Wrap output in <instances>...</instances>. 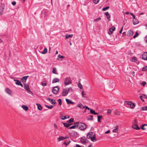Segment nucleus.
Returning a JSON list of instances; mask_svg holds the SVG:
<instances>
[{
  "label": "nucleus",
  "mask_w": 147,
  "mask_h": 147,
  "mask_svg": "<svg viewBox=\"0 0 147 147\" xmlns=\"http://www.w3.org/2000/svg\"><path fill=\"white\" fill-rule=\"evenodd\" d=\"M64 82L65 85L67 86L69 84H71L72 83V81L70 78L66 77L64 80Z\"/></svg>",
  "instance_id": "obj_1"
},
{
  "label": "nucleus",
  "mask_w": 147,
  "mask_h": 147,
  "mask_svg": "<svg viewBox=\"0 0 147 147\" xmlns=\"http://www.w3.org/2000/svg\"><path fill=\"white\" fill-rule=\"evenodd\" d=\"M77 126L80 130H84L86 129L87 126L85 123H81L78 125Z\"/></svg>",
  "instance_id": "obj_2"
},
{
  "label": "nucleus",
  "mask_w": 147,
  "mask_h": 147,
  "mask_svg": "<svg viewBox=\"0 0 147 147\" xmlns=\"http://www.w3.org/2000/svg\"><path fill=\"white\" fill-rule=\"evenodd\" d=\"M133 124L132 127L133 128L136 129H140V128L137 125V122L136 119H135L134 120V121L133 122Z\"/></svg>",
  "instance_id": "obj_3"
},
{
  "label": "nucleus",
  "mask_w": 147,
  "mask_h": 147,
  "mask_svg": "<svg viewBox=\"0 0 147 147\" xmlns=\"http://www.w3.org/2000/svg\"><path fill=\"white\" fill-rule=\"evenodd\" d=\"M125 103L126 105H129L130 108L131 109H133L135 106V104L134 103H132L131 101H125Z\"/></svg>",
  "instance_id": "obj_4"
},
{
  "label": "nucleus",
  "mask_w": 147,
  "mask_h": 147,
  "mask_svg": "<svg viewBox=\"0 0 147 147\" xmlns=\"http://www.w3.org/2000/svg\"><path fill=\"white\" fill-rule=\"evenodd\" d=\"M24 89L27 91V92L29 94H32V92L30 90V88L29 85L26 84H24Z\"/></svg>",
  "instance_id": "obj_5"
},
{
  "label": "nucleus",
  "mask_w": 147,
  "mask_h": 147,
  "mask_svg": "<svg viewBox=\"0 0 147 147\" xmlns=\"http://www.w3.org/2000/svg\"><path fill=\"white\" fill-rule=\"evenodd\" d=\"M59 90V88L57 86L54 87L52 89V91L53 93L55 94L57 93Z\"/></svg>",
  "instance_id": "obj_6"
},
{
  "label": "nucleus",
  "mask_w": 147,
  "mask_h": 147,
  "mask_svg": "<svg viewBox=\"0 0 147 147\" xmlns=\"http://www.w3.org/2000/svg\"><path fill=\"white\" fill-rule=\"evenodd\" d=\"M69 92L66 89V88L64 89L63 90V92L62 93V95L63 96H65L67 95Z\"/></svg>",
  "instance_id": "obj_7"
},
{
  "label": "nucleus",
  "mask_w": 147,
  "mask_h": 147,
  "mask_svg": "<svg viewBox=\"0 0 147 147\" xmlns=\"http://www.w3.org/2000/svg\"><path fill=\"white\" fill-rule=\"evenodd\" d=\"M5 91L8 94L11 96L12 95V92L8 88H6L5 90Z\"/></svg>",
  "instance_id": "obj_8"
},
{
  "label": "nucleus",
  "mask_w": 147,
  "mask_h": 147,
  "mask_svg": "<svg viewBox=\"0 0 147 147\" xmlns=\"http://www.w3.org/2000/svg\"><path fill=\"white\" fill-rule=\"evenodd\" d=\"M115 30V27L114 26H112L111 27V28L109 29V34L110 35L112 34L113 33V31Z\"/></svg>",
  "instance_id": "obj_9"
},
{
  "label": "nucleus",
  "mask_w": 147,
  "mask_h": 147,
  "mask_svg": "<svg viewBox=\"0 0 147 147\" xmlns=\"http://www.w3.org/2000/svg\"><path fill=\"white\" fill-rule=\"evenodd\" d=\"M71 142V141L66 140L62 144V147H66Z\"/></svg>",
  "instance_id": "obj_10"
},
{
  "label": "nucleus",
  "mask_w": 147,
  "mask_h": 147,
  "mask_svg": "<svg viewBox=\"0 0 147 147\" xmlns=\"http://www.w3.org/2000/svg\"><path fill=\"white\" fill-rule=\"evenodd\" d=\"M134 33V32L133 31L129 30L127 32V35L128 36H131L133 35Z\"/></svg>",
  "instance_id": "obj_11"
},
{
  "label": "nucleus",
  "mask_w": 147,
  "mask_h": 147,
  "mask_svg": "<svg viewBox=\"0 0 147 147\" xmlns=\"http://www.w3.org/2000/svg\"><path fill=\"white\" fill-rule=\"evenodd\" d=\"M142 58L144 60H147V52H144L143 53Z\"/></svg>",
  "instance_id": "obj_12"
},
{
  "label": "nucleus",
  "mask_w": 147,
  "mask_h": 147,
  "mask_svg": "<svg viewBox=\"0 0 147 147\" xmlns=\"http://www.w3.org/2000/svg\"><path fill=\"white\" fill-rule=\"evenodd\" d=\"M29 77L28 76H24L21 79V80L23 83H25L27 79Z\"/></svg>",
  "instance_id": "obj_13"
},
{
  "label": "nucleus",
  "mask_w": 147,
  "mask_h": 147,
  "mask_svg": "<svg viewBox=\"0 0 147 147\" xmlns=\"http://www.w3.org/2000/svg\"><path fill=\"white\" fill-rule=\"evenodd\" d=\"M77 107L80 108L82 109H84V106L82 103L80 102L78 103L77 105Z\"/></svg>",
  "instance_id": "obj_14"
},
{
  "label": "nucleus",
  "mask_w": 147,
  "mask_h": 147,
  "mask_svg": "<svg viewBox=\"0 0 147 147\" xmlns=\"http://www.w3.org/2000/svg\"><path fill=\"white\" fill-rule=\"evenodd\" d=\"M119 126L118 125H116L115 127V129H113L112 131L113 132L117 133L118 132V128Z\"/></svg>",
  "instance_id": "obj_15"
},
{
  "label": "nucleus",
  "mask_w": 147,
  "mask_h": 147,
  "mask_svg": "<svg viewBox=\"0 0 147 147\" xmlns=\"http://www.w3.org/2000/svg\"><path fill=\"white\" fill-rule=\"evenodd\" d=\"M133 22L134 25H135L139 23V22L138 20L135 18H133Z\"/></svg>",
  "instance_id": "obj_16"
},
{
  "label": "nucleus",
  "mask_w": 147,
  "mask_h": 147,
  "mask_svg": "<svg viewBox=\"0 0 147 147\" xmlns=\"http://www.w3.org/2000/svg\"><path fill=\"white\" fill-rule=\"evenodd\" d=\"M47 100H48L49 101H51V103L53 104H55L56 103V101L54 99H51L48 98L47 99Z\"/></svg>",
  "instance_id": "obj_17"
},
{
  "label": "nucleus",
  "mask_w": 147,
  "mask_h": 147,
  "mask_svg": "<svg viewBox=\"0 0 147 147\" xmlns=\"http://www.w3.org/2000/svg\"><path fill=\"white\" fill-rule=\"evenodd\" d=\"M93 133L92 132H89L87 135V137L88 139L91 138L92 137V135Z\"/></svg>",
  "instance_id": "obj_18"
},
{
  "label": "nucleus",
  "mask_w": 147,
  "mask_h": 147,
  "mask_svg": "<svg viewBox=\"0 0 147 147\" xmlns=\"http://www.w3.org/2000/svg\"><path fill=\"white\" fill-rule=\"evenodd\" d=\"M59 79L57 78H54L52 80V82L53 83H56L59 82Z\"/></svg>",
  "instance_id": "obj_19"
},
{
  "label": "nucleus",
  "mask_w": 147,
  "mask_h": 147,
  "mask_svg": "<svg viewBox=\"0 0 147 147\" xmlns=\"http://www.w3.org/2000/svg\"><path fill=\"white\" fill-rule=\"evenodd\" d=\"M66 101L67 102V103L68 104H73L74 103V102H73L71 100L68 99H66Z\"/></svg>",
  "instance_id": "obj_20"
},
{
  "label": "nucleus",
  "mask_w": 147,
  "mask_h": 147,
  "mask_svg": "<svg viewBox=\"0 0 147 147\" xmlns=\"http://www.w3.org/2000/svg\"><path fill=\"white\" fill-rule=\"evenodd\" d=\"M16 84L19 86H20L22 87H23V85L22 84L21 82L19 80H18L17 81V82H16Z\"/></svg>",
  "instance_id": "obj_21"
},
{
  "label": "nucleus",
  "mask_w": 147,
  "mask_h": 147,
  "mask_svg": "<svg viewBox=\"0 0 147 147\" xmlns=\"http://www.w3.org/2000/svg\"><path fill=\"white\" fill-rule=\"evenodd\" d=\"M36 105L37 106L38 109L40 111L41 110L42 108L40 105L38 103L36 104Z\"/></svg>",
  "instance_id": "obj_22"
},
{
  "label": "nucleus",
  "mask_w": 147,
  "mask_h": 147,
  "mask_svg": "<svg viewBox=\"0 0 147 147\" xmlns=\"http://www.w3.org/2000/svg\"><path fill=\"white\" fill-rule=\"evenodd\" d=\"M140 109L142 111H147V106H145L141 107Z\"/></svg>",
  "instance_id": "obj_23"
},
{
  "label": "nucleus",
  "mask_w": 147,
  "mask_h": 147,
  "mask_svg": "<svg viewBox=\"0 0 147 147\" xmlns=\"http://www.w3.org/2000/svg\"><path fill=\"white\" fill-rule=\"evenodd\" d=\"M22 107L26 111H27L28 109V107L24 105L22 106Z\"/></svg>",
  "instance_id": "obj_24"
},
{
  "label": "nucleus",
  "mask_w": 147,
  "mask_h": 147,
  "mask_svg": "<svg viewBox=\"0 0 147 147\" xmlns=\"http://www.w3.org/2000/svg\"><path fill=\"white\" fill-rule=\"evenodd\" d=\"M57 69L56 68L54 67L53 68V73L54 74H58L56 72H57Z\"/></svg>",
  "instance_id": "obj_25"
},
{
  "label": "nucleus",
  "mask_w": 147,
  "mask_h": 147,
  "mask_svg": "<svg viewBox=\"0 0 147 147\" xmlns=\"http://www.w3.org/2000/svg\"><path fill=\"white\" fill-rule=\"evenodd\" d=\"M90 139L91 140L92 142H94L96 140L95 136V135H94L92 137H91Z\"/></svg>",
  "instance_id": "obj_26"
},
{
  "label": "nucleus",
  "mask_w": 147,
  "mask_h": 147,
  "mask_svg": "<svg viewBox=\"0 0 147 147\" xmlns=\"http://www.w3.org/2000/svg\"><path fill=\"white\" fill-rule=\"evenodd\" d=\"M64 140V137L63 136H61L57 138L58 141L59 142L63 140Z\"/></svg>",
  "instance_id": "obj_27"
},
{
  "label": "nucleus",
  "mask_w": 147,
  "mask_h": 147,
  "mask_svg": "<svg viewBox=\"0 0 147 147\" xmlns=\"http://www.w3.org/2000/svg\"><path fill=\"white\" fill-rule=\"evenodd\" d=\"M73 36V34H67L65 36V38L67 39L69 38H71Z\"/></svg>",
  "instance_id": "obj_28"
},
{
  "label": "nucleus",
  "mask_w": 147,
  "mask_h": 147,
  "mask_svg": "<svg viewBox=\"0 0 147 147\" xmlns=\"http://www.w3.org/2000/svg\"><path fill=\"white\" fill-rule=\"evenodd\" d=\"M41 85L43 86H46L47 85V83L45 81L41 82Z\"/></svg>",
  "instance_id": "obj_29"
},
{
  "label": "nucleus",
  "mask_w": 147,
  "mask_h": 147,
  "mask_svg": "<svg viewBox=\"0 0 147 147\" xmlns=\"http://www.w3.org/2000/svg\"><path fill=\"white\" fill-rule=\"evenodd\" d=\"M47 49L46 48H45L43 51L42 52V54H45L47 53Z\"/></svg>",
  "instance_id": "obj_30"
},
{
  "label": "nucleus",
  "mask_w": 147,
  "mask_h": 147,
  "mask_svg": "<svg viewBox=\"0 0 147 147\" xmlns=\"http://www.w3.org/2000/svg\"><path fill=\"white\" fill-rule=\"evenodd\" d=\"M45 106L46 107L48 108L49 109H52L53 107V106L52 105L49 106L47 105H45Z\"/></svg>",
  "instance_id": "obj_31"
},
{
  "label": "nucleus",
  "mask_w": 147,
  "mask_h": 147,
  "mask_svg": "<svg viewBox=\"0 0 147 147\" xmlns=\"http://www.w3.org/2000/svg\"><path fill=\"white\" fill-rule=\"evenodd\" d=\"M98 121L99 122H100L101 121H100V119H101L102 117V116L101 115H98Z\"/></svg>",
  "instance_id": "obj_32"
},
{
  "label": "nucleus",
  "mask_w": 147,
  "mask_h": 147,
  "mask_svg": "<svg viewBox=\"0 0 147 147\" xmlns=\"http://www.w3.org/2000/svg\"><path fill=\"white\" fill-rule=\"evenodd\" d=\"M4 10V8L3 7H2L0 9V16L2 14Z\"/></svg>",
  "instance_id": "obj_33"
},
{
  "label": "nucleus",
  "mask_w": 147,
  "mask_h": 147,
  "mask_svg": "<svg viewBox=\"0 0 147 147\" xmlns=\"http://www.w3.org/2000/svg\"><path fill=\"white\" fill-rule=\"evenodd\" d=\"M109 8V7L108 6H107L105 7H103L102 8V10L103 11H105L108 9Z\"/></svg>",
  "instance_id": "obj_34"
},
{
  "label": "nucleus",
  "mask_w": 147,
  "mask_h": 147,
  "mask_svg": "<svg viewBox=\"0 0 147 147\" xmlns=\"http://www.w3.org/2000/svg\"><path fill=\"white\" fill-rule=\"evenodd\" d=\"M63 125L64 126L66 127H68L71 125V124H68L65 123H63Z\"/></svg>",
  "instance_id": "obj_35"
},
{
  "label": "nucleus",
  "mask_w": 147,
  "mask_h": 147,
  "mask_svg": "<svg viewBox=\"0 0 147 147\" xmlns=\"http://www.w3.org/2000/svg\"><path fill=\"white\" fill-rule=\"evenodd\" d=\"M136 60L137 59L136 57H134L131 60V61L135 62L136 61Z\"/></svg>",
  "instance_id": "obj_36"
},
{
  "label": "nucleus",
  "mask_w": 147,
  "mask_h": 147,
  "mask_svg": "<svg viewBox=\"0 0 147 147\" xmlns=\"http://www.w3.org/2000/svg\"><path fill=\"white\" fill-rule=\"evenodd\" d=\"M74 121V119L73 118H71L69 120L67 121V122L68 123H70L73 122Z\"/></svg>",
  "instance_id": "obj_37"
},
{
  "label": "nucleus",
  "mask_w": 147,
  "mask_h": 147,
  "mask_svg": "<svg viewBox=\"0 0 147 147\" xmlns=\"http://www.w3.org/2000/svg\"><path fill=\"white\" fill-rule=\"evenodd\" d=\"M69 92H71L73 91V90L72 88L71 87H69L68 88H66Z\"/></svg>",
  "instance_id": "obj_38"
},
{
  "label": "nucleus",
  "mask_w": 147,
  "mask_h": 147,
  "mask_svg": "<svg viewBox=\"0 0 147 147\" xmlns=\"http://www.w3.org/2000/svg\"><path fill=\"white\" fill-rule=\"evenodd\" d=\"M65 116L62 115H61L60 116V118L62 120H65L66 119V118H65Z\"/></svg>",
  "instance_id": "obj_39"
},
{
  "label": "nucleus",
  "mask_w": 147,
  "mask_h": 147,
  "mask_svg": "<svg viewBox=\"0 0 147 147\" xmlns=\"http://www.w3.org/2000/svg\"><path fill=\"white\" fill-rule=\"evenodd\" d=\"M78 86L79 88L80 89H82L83 88V86L82 85L80 84V83H79L78 84Z\"/></svg>",
  "instance_id": "obj_40"
},
{
  "label": "nucleus",
  "mask_w": 147,
  "mask_h": 147,
  "mask_svg": "<svg viewBox=\"0 0 147 147\" xmlns=\"http://www.w3.org/2000/svg\"><path fill=\"white\" fill-rule=\"evenodd\" d=\"M139 34L137 32H136L135 34L133 36V37L134 38H135L136 37H137L138 36Z\"/></svg>",
  "instance_id": "obj_41"
},
{
  "label": "nucleus",
  "mask_w": 147,
  "mask_h": 147,
  "mask_svg": "<svg viewBox=\"0 0 147 147\" xmlns=\"http://www.w3.org/2000/svg\"><path fill=\"white\" fill-rule=\"evenodd\" d=\"M77 127V126L76 125H74L71 127H70L69 128V129H75Z\"/></svg>",
  "instance_id": "obj_42"
},
{
  "label": "nucleus",
  "mask_w": 147,
  "mask_h": 147,
  "mask_svg": "<svg viewBox=\"0 0 147 147\" xmlns=\"http://www.w3.org/2000/svg\"><path fill=\"white\" fill-rule=\"evenodd\" d=\"M42 13L44 14L45 16H47V12L45 11H44L42 12Z\"/></svg>",
  "instance_id": "obj_43"
},
{
  "label": "nucleus",
  "mask_w": 147,
  "mask_h": 147,
  "mask_svg": "<svg viewBox=\"0 0 147 147\" xmlns=\"http://www.w3.org/2000/svg\"><path fill=\"white\" fill-rule=\"evenodd\" d=\"M86 93L85 92H84L83 91H82V95L84 97H85L86 96H84V95H86Z\"/></svg>",
  "instance_id": "obj_44"
},
{
  "label": "nucleus",
  "mask_w": 147,
  "mask_h": 147,
  "mask_svg": "<svg viewBox=\"0 0 147 147\" xmlns=\"http://www.w3.org/2000/svg\"><path fill=\"white\" fill-rule=\"evenodd\" d=\"M99 0H93V2L95 4L98 3L99 2Z\"/></svg>",
  "instance_id": "obj_45"
},
{
  "label": "nucleus",
  "mask_w": 147,
  "mask_h": 147,
  "mask_svg": "<svg viewBox=\"0 0 147 147\" xmlns=\"http://www.w3.org/2000/svg\"><path fill=\"white\" fill-rule=\"evenodd\" d=\"M93 119V116L92 115H90V117L88 119V120H92Z\"/></svg>",
  "instance_id": "obj_46"
},
{
  "label": "nucleus",
  "mask_w": 147,
  "mask_h": 147,
  "mask_svg": "<svg viewBox=\"0 0 147 147\" xmlns=\"http://www.w3.org/2000/svg\"><path fill=\"white\" fill-rule=\"evenodd\" d=\"M58 102L60 105H61L62 104L61 100L60 99H59L58 100Z\"/></svg>",
  "instance_id": "obj_47"
},
{
  "label": "nucleus",
  "mask_w": 147,
  "mask_h": 147,
  "mask_svg": "<svg viewBox=\"0 0 147 147\" xmlns=\"http://www.w3.org/2000/svg\"><path fill=\"white\" fill-rule=\"evenodd\" d=\"M90 112L91 113L94 114V113H95V111L92 109H91L90 110Z\"/></svg>",
  "instance_id": "obj_48"
},
{
  "label": "nucleus",
  "mask_w": 147,
  "mask_h": 147,
  "mask_svg": "<svg viewBox=\"0 0 147 147\" xmlns=\"http://www.w3.org/2000/svg\"><path fill=\"white\" fill-rule=\"evenodd\" d=\"M107 113L109 114H110L111 113V110L109 109H108Z\"/></svg>",
  "instance_id": "obj_49"
},
{
  "label": "nucleus",
  "mask_w": 147,
  "mask_h": 147,
  "mask_svg": "<svg viewBox=\"0 0 147 147\" xmlns=\"http://www.w3.org/2000/svg\"><path fill=\"white\" fill-rule=\"evenodd\" d=\"M147 67L145 66L143 68L142 70L143 71H146L147 70Z\"/></svg>",
  "instance_id": "obj_50"
},
{
  "label": "nucleus",
  "mask_w": 147,
  "mask_h": 147,
  "mask_svg": "<svg viewBox=\"0 0 147 147\" xmlns=\"http://www.w3.org/2000/svg\"><path fill=\"white\" fill-rule=\"evenodd\" d=\"M101 19L100 18H96L94 20V21L96 22H98Z\"/></svg>",
  "instance_id": "obj_51"
},
{
  "label": "nucleus",
  "mask_w": 147,
  "mask_h": 147,
  "mask_svg": "<svg viewBox=\"0 0 147 147\" xmlns=\"http://www.w3.org/2000/svg\"><path fill=\"white\" fill-rule=\"evenodd\" d=\"M144 125H142L140 126V128L143 130H146V128H144Z\"/></svg>",
  "instance_id": "obj_52"
},
{
  "label": "nucleus",
  "mask_w": 147,
  "mask_h": 147,
  "mask_svg": "<svg viewBox=\"0 0 147 147\" xmlns=\"http://www.w3.org/2000/svg\"><path fill=\"white\" fill-rule=\"evenodd\" d=\"M58 57L59 58H64V57L61 56L60 54H59L58 55Z\"/></svg>",
  "instance_id": "obj_53"
},
{
  "label": "nucleus",
  "mask_w": 147,
  "mask_h": 147,
  "mask_svg": "<svg viewBox=\"0 0 147 147\" xmlns=\"http://www.w3.org/2000/svg\"><path fill=\"white\" fill-rule=\"evenodd\" d=\"M107 18L108 20H109V21L110 20V16L109 14L108 15V16H107Z\"/></svg>",
  "instance_id": "obj_54"
},
{
  "label": "nucleus",
  "mask_w": 147,
  "mask_h": 147,
  "mask_svg": "<svg viewBox=\"0 0 147 147\" xmlns=\"http://www.w3.org/2000/svg\"><path fill=\"white\" fill-rule=\"evenodd\" d=\"M142 84L143 86H144L146 84V82L145 81H143L142 82Z\"/></svg>",
  "instance_id": "obj_55"
},
{
  "label": "nucleus",
  "mask_w": 147,
  "mask_h": 147,
  "mask_svg": "<svg viewBox=\"0 0 147 147\" xmlns=\"http://www.w3.org/2000/svg\"><path fill=\"white\" fill-rule=\"evenodd\" d=\"M130 14L133 17V18H135V16L134 14L132 13H130Z\"/></svg>",
  "instance_id": "obj_56"
},
{
  "label": "nucleus",
  "mask_w": 147,
  "mask_h": 147,
  "mask_svg": "<svg viewBox=\"0 0 147 147\" xmlns=\"http://www.w3.org/2000/svg\"><path fill=\"white\" fill-rule=\"evenodd\" d=\"M140 97L141 100H142L143 102H144V100L142 98V97H143L142 95L140 96Z\"/></svg>",
  "instance_id": "obj_57"
},
{
  "label": "nucleus",
  "mask_w": 147,
  "mask_h": 147,
  "mask_svg": "<svg viewBox=\"0 0 147 147\" xmlns=\"http://www.w3.org/2000/svg\"><path fill=\"white\" fill-rule=\"evenodd\" d=\"M123 26H122V27H121V30H120V31H119V33H120V34H121V33L122 32V30H123Z\"/></svg>",
  "instance_id": "obj_58"
},
{
  "label": "nucleus",
  "mask_w": 147,
  "mask_h": 147,
  "mask_svg": "<svg viewBox=\"0 0 147 147\" xmlns=\"http://www.w3.org/2000/svg\"><path fill=\"white\" fill-rule=\"evenodd\" d=\"M142 96H143V97L144 98H147V95H146L145 94H143L142 95Z\"/></svg>",
  "instance_id": "obj_59"
},
{
  "label": "nucleus",
  "mask_w": 147,
  "mask_h": 147,
  "mask_svg": "<svg viewBox=\"0 0 147 147\" xmlns=\"http://www.w3.org/2000/svg\"><path fill=\"white\" fill-rule=\"evenodd\" d=\"M116 114L117 115H120V112L119 111H117L116 113Z\"/></svg>",
  "instance_id": "obj_60"
},
{
  "label": "nucleus",
  "mask_w": 147,
  "mask_h": 147,
  "mask_svg": "<svg viewBox=\"0 0 147 147\" xmlns=\"http://www.w3.org/2000/svg\"><path fill=\"white\" fill-rule=\"evenodd\" d=\"M12 4L13 5H16V2L15 1H14L13 2H12Z\"/></svg>",
  "instance_id": "obj_61"
},
{
  "label": "nucleus",
  "mask_w": 147,
  "mask_h": 147,
  "mask_svg": "<svg viewBox=\"0 0 147 147\" xmlns=\"http://www.w3.org/2000/svg\"><path fill=\"white\" fill-rule=\"evenodd\" d=\"M85 109V110L86 109H88V110H89L90 109V108H88L87 106H84Z\"/></svg>",
  "instance_id": "obj_62"
},
{
  "label": "nucleus",
  "mask_w": 147,
  "mask_h": 147,
  "mask_svg": "<svg viewBox=\"0 0 147 147\" xmlns=\"http://www.w3.org/2000/svg\"><path fill=\"white\" fill-rule=\"evenodd\" d=\"M131 74H132L133 76H135V75H134L135 72L134 71H131Z\"/></svg>",
  "instance_id": "obj_63"
},
{
  "label": "nucleus",
  "mask_w": 147,
  "mask_h": 147,
  "mask_svg": "<svg viewBox=\"0 0 147 147\" xmlns=\"http://www.w3.org/2000/svg\"><path fill=\"white\" fill-rule=\"evenodd\" d=\"M74 147H82L78 144H76V146H75Z\"/></svg>",
  "instance_id": "obj_64"
}]
</instances>
